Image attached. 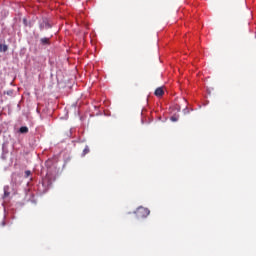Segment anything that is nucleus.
Instances as JSON below:
<instances>
[{"label": "nucleus", "mask_w": 256, "mask_h": 256, "mask_svg": "<svg viewBox=\"0 0 256 256\" xmlns=\"http://www.w3.org/2000/svg\"><path fill=\"white\" fill-rule=\"evenodd\" d=\"M154 95L156 97H163V95H165V90H163V87H158L156 88Z\"/></svg>", "instance_id": "2"}, {"label": "nucleus", "mask_w": 256, "mask_h": 256, "mask_svg": "<svg viewBox=\"0 0 256 256\" xmlns=\"http://www.w3.org/2000/svg\"><path fill=\"white\" fill-rule=\"evenodd\" d=\"M40 43H41V45H50L51 41L49 38H41Z\"/></svg>", "instance_id": "6"}, {"label": "nucleus", "mask_w": 256, "mask_h": 256, "mask_svg": "<svg viewBox=\"0 0 256 256\" xmlns=\"http://www.w3.org/2000/svg\"><path fill=\"white\" fill-rule=\"evenodd\" d=\"M151 211L148 208L140 206L136 209L135 215L138 219H145V217H149Z\"/></svg>", "instance_id": "1"}, {"label": "nucleus", "mask_w": 256, "mask_h": 256, "mask_svg": "<svg viewBox=\"0 0 256 256\" xmlns=\"http://www.w3.org/2000/svg\"><path fill=\"white\" fill-rule=\"evenodd\" d=\"M24 27H31V23L27 21V18H23Z\"/></svg>", "instance_id": "9"}, {"label": "nucleus", "mask_w": 256, "mask_h": 256, "mask_svg": "<svg viewBox=\"0 0 256 256\" xmlns=\"http://www.w3.org/2000/svg\"><path fill=\"white\" fill-rule=\"evenodd\" d=\"M89 146H85L84 150H83V153H82V156L85 157V155H87L89 153Z\"/></svg>", "instance_id": "8"}, {"label": "nucleus", "mask_w": 256, "mask_h": 256, "mask_svg": "<svg viewBox=\"0 0 256 256\" xmlns=\"http://www.w3.org/2000/svg\"><path fill=\"white\" fill-rule=\"evenodd\" d=\"M171 120H172V121H177V118L172 117Z\"/></svg>", "instance_id": "12"}, {"label": "nucleus", "mask_w": 256, "mask_h": 256, "mask_svg": "<svg viewBox=\"0 0 256 256\" xmlns=\"http://www.w3.org/2000/svg\"><path fill=\"white\" fill-rule=\"evenodd\" d=\"M0 226L5 227V217H2L0 220Z\"/></svg>", "instance_id": "10"}, {"label": "nucleus", "mask_w": 256, "mask_h": 256, "mask_svg": "<svg viewBox=\"0 0 256 256\" xmlns=\"http://www.w3.org/2000/svg\"><path fill=\"white\" fill-rule=\"evenodd\" d=\"M31 176V171L27 170L25 171V177H30Z\"/></svg>", "instance_id": "11"}, {"label": "nucleus", "mask_w": 256, "mask_h": 256, "mask_svg": "<svg viewBox=\"0 0 256 256\" xmlns=\"http://www.w3.org/2000/svg\"><path fill=\"white\" fill-rule=\"evenodd\" d=\"M39 27L40 30L43 31L44 29H51V24H49L47 20H43Z\"/></svg>", "instance_id": "3"}, {"label": "nucleus", "mask_w": 256, "mask_h": 256, "mask_svg": "<svg viewBox=\"0 0 256 256\" xmlns=\"http://www.w3.org/2000/svg\"><path fill=\"white\" fill-rule=\"evenodd\" d=\"M19 131L20 133H29V128L27 126H22Z\"/></svg>", "instance_id": "7"}, {"label": "nucleus", "mask_w": 256, "mask_h": 256, "mask_svg": "<svg viewBox=\"0 0 256 256\" xmlns=\"http://www.w3.org/2000/svg\"><path fill=\"white\" fill-rule=\"evenodd\" d=\"M8 50H9V46H7L6 44L0 43V52L7 53Z\"/></svg>", "instance_id": "5"}, {"label": "nucleus", "mask_w": 256, "mask_h": 256, "mask_svg": "<svg viewBox=\"0 0 256 256\" xmlns=\"http://www.w3.org/2000/svg\"><path fill=\"white\" fill-rule=\"evenodd\" d=\"M11 195V188L9 186H4V199H7Z\"/></svg>", "instance_id": "4"}]
</instances>
